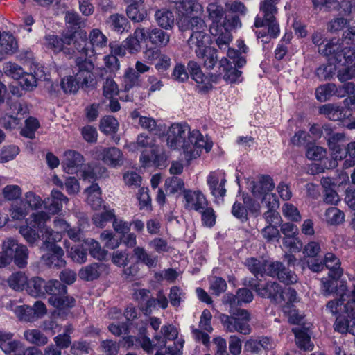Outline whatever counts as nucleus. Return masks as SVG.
I'll list each match as a JSON object with an SVG mask.
<instances>
[{"label":"nucleus","mask_w":355,"mask_h":355,"mask_svg":"<svg viewBox=\"0 0 355 355\" xmlns=\"http://www.w3.org/2000/svg\"><path fill=\"white\" fill-rule=\"evenodd\" d=\"M46 282L42 277H33L28 279L25 288L27 293L35 297H44Z\"/></svg>","instance_id":"2f4dec72"},{"label":"nucleus","mask_w":355,"mask_h":355,"mask_svg":"<svg viewBox=\"0 0 355 355\" xmlns=\"http://www.w3.org/2000/svg\"><path fill=\"white\" fill-rule=\"evenodd\" d=\"M319 112L329 120L334 121H341L346 116V113L343 107L331 103L321 106Z\"/></svg>","instance_id":"72a5a7b5"},{"label":"nucleus","mask_w":355,"mask_h":355,"mask_svg":"<svg viewBox=\"0 0 355 355\" xmlns=\"http://www.w3.org/2000/svg\"><path fill=\"white\" fill-rule=\"evenodd\" d=\"M278 1L279 0L262 1L259 6L261 15L256 17L254 24L256 28H261L267 24L269 33L273 37H278L279 33V26L275 18L277 13L276 5Z\"/></svg>","instance_id":"6e6552de"},{"label":"nucleus","mask_w":355,"mask_h":355,"mask_svg":"<svg viewBox=\"0 0 355 355\" xmlns=\"http://www.w3.org/2000/svg\"><path fill=\"white\" fill-rule=\"evenodd\" d=\"M281 282L286 284L291 285L297 282V277L296 274L286 268L284 264H282V268L279 270V272L277 277Z\"/></svg>","instance_id":"e2e57ef3"},{"label":"nucleus","mask_w":355,"mask_h":355,"mask_svg":"<svg viewBox=\"0 0 355 355\" xmlns=\"http://www.w3.org/2000/svg\"><path fill=\"white\" fill-rule=\"evenodd\" d=\"M49 296V303L58 310H69L76 306L73 297L67 295V286L57 279L46 282L44 297Z\"/></svg>","instance_id":"423d86ee"},{"label":"nucleus","mask_w":355,"mask_h":355,"mask_svg":"<svg viewBox=\"0 0 355 355\" xmlns=\"http://www.w3.org/2000/svg\"><path fill=\"white\" fill-rule=\"evenodd\" d=\"M336 91V86L335 84H324L316 89L315 96L318 101L321 102H324L329 100L333 95H334Z\"/></svg>","instance_id":"09e8293b"},{"label":"nucleus","mask_w":355,"mask_h":355,"mask_svg":"<svg viewBox=\"0 0 355 355\" xmlns=\"http://www.w3.org/2000/svg\"><path fill=\"white\" fill-rule=\"evenodd\" d=\"M184 187L183 181L177 177L168 178L165 180L164 189L167 195L181 191Z\"/></svg>","instance_id":"6e6d98bb"},{"label":"nucleus","mask_w":355,"mask_h":355,"mask_svg":"<svg viewBox=\"0 0 355 355\" xmlns=\"http://www.w3.org/2000/svg\"><path fill=\"white\" fill-rule=\"evenodd\" d=\"M101 266V263H93L85 268H83L79 271L78 275L80 278L85 281H93L97 279L101 275L99 268Z\"/></svg>","instance_id":"c03bdc74"},{"label":"nucleus","mask_w":355,"mask_h":355,"mask_svg":"<svg viewBox=\"0 0 355 355\" xmlns=\"http://www.w3.org/2000/svg\"><path fill=\"white\" fill-rule=\"evenodd\" d=\"M141 83L140 75L133 68H128L123 78V87L126 92H129L134 87L139 86Z\"/></svg>","instance_id":"58836bf2"},{"label":"nucleus","mask_w":355,"mask_h":355,"mask_svg":"<svg viewBox=\"0 0 355 355\" xmlns=\"http://www.w3.org/2000/svg\"><path fill=\"white\" fill-rule=\"evenodd\" d=\"M324 270L329 269V279L326 281H335L339 282L338 280L343 275V269L340 268V259L333 252H327L323 257Z\"/></svg>","instance_id":"412c9836"},{"label":"nucleus","mask_w":355,"mask_h":355,"mask_svg":"<svg viewBox=\"0 0 355 355\" xmlns=\"http://www.w3.org/2000/svg\"><path fill=\"white\" fill-rule=\"evenodd\" d=\"M289 288H282L279 283L268 281L261 284L260 288L257 291V294L262 298L269 299L271 303L282 304L287 298L286 295Z\"/></svg>","instance_id":"ddd939ff"},{"label":"nucleus","mask_w":355,"mask_h":355,"mask_svg":"<svg viewBox=\"0 0 355 355\" xmlns=\"http://www.w3.org/2000/svg\"><path fill=\"white\" fill-rule=\"evenodd\" d=\"M322 288L324 295H336V297L328 302L326 307L332 314H337L339 309H341V306L345 305L344 302L349 297V295L347 294L346 282L323 281Z\"/></svg>","instance_id":"1a4fd4ad"},{"label":"nucleus","mask_w":355,"mask_h":355,"mask_svg":"<svg viewBox=\"0 0 355 355\" xmlns=\"http://www.w3.org/2000/svg\"><path fill=\"white\" fill-rule=\"evenodd\" d=\"M119 128L118 121L112 116H105L101 119L100 122V130L106 134H114Z\"/></svg>","instance_id":"8fccbe9b"},{"label":"nucleus","mask_w":355,"mask_h":355,"mask_svg":"<svg viewBox=\"0 0 355 355\" xmlns=\"http://www.w3.org/2000/svg\"><path fill=\"white\" fill-rule=\"evenodd\" d=\"M155 19L160 27L168 29L173 27L175 18L171 10L164 8L156 11Z\"/></svg>","instance_id":"4c0bfd02"},{"label":"nucleus","mask_w":355,"mask_h":355,"mask_svg":"<svg viewBox=\"0 0 355 355\" xmlns=\"http://www.w3.org/2000/svg\"><path fill=\"white\" fill-rule=\"evenodd\" d=\"M48 220H49V216L46 213L43 211L33 213L31 218L26 220L27 225L20 227L19 233L30 245L34 244L40 239L44 241L55 233L47 227Z\"/></svg>","instance_id":"7ed1b4c3"},{"label":"nucleus","mask_w":355,"mask_h":355,"mask_svg":"<svg viewBox=\"0 0 355 355\" xmlns=\"http://www.w3.org/2000/svg\"><path fill=\"white\" fill-rule=\"evenodd\" d=\"M69 37L73 38L71 44H73L74 49L85 57L92 56L89 46V42L87 41V33L84 31L76 32L73 35Z\"/></svg>","instance_id":"c85d7f7f"},{"label":"nucleus","mask_w":355,"mask_h":355,"mask_svg":"<svg viewBox=\"0 0 355 355\" xmlns=\"http://www.w3.org/2000/svg\"><path fill=\"white\" fill-rule=\"evenodd\" d=\"M207 12L208 19L211 21L210 33L216 37V42L220 49L225 48L232 40L231 33L227 31L223 26L226 17L225 10L217 3H211L207 7Z\"/></svg>","instance_id":"20e7f679"},{"label":"nucleus","mask_w":355,"mask_h":355,"mask_svg":"<svg viewBox=\"0 0 355 355\" xmlns=\"http://www.w3.org/2000/svg\"><path fill=\"white\" fill-rule=\"evenodd\" d=\"M152 156L150 157L146 154L145 152H142L140 157V162L143 167H148L153 162L156 166H159L165 159V155L159 150L158 147L153 148L151 150Z\"/></svg>","instance_id":"c9c22d12"},{"label":"nucleus","mask_w":355,"mask_h":355,"mask_svg":"<svg viewBox=\"0 0 355 355\" xmlns=\"http://www.w3.org/2000/svg\"><path fill=\"white\" fill-rule=\"evenodd\" d=\"M282 263L280 261H263V276L267 275L272 277H277L279 270L282 268Z\"/></svg>","instance_id":"69168bd1"},{"label":"nucleus","mask_w":355,"mask_h":355,"mask_svg":"<svg viewBox=\"0 0 355 355\" xmlns=\"http://www.w3.org/2000/svg\"><path fill=\"white\" fill-rule=\"evenodd\" d=\"M147 40V30L144 28L138 27L123 42L131 54L139 52L141 49V42Z\"/></svg>","instance_id":"393cba45"},{"label":"nucleus","mask_w":355,"mask_h":355,"mask_svg":"<svg viewBox=\"0 0 355 355\" xmlns=\"http://www.w3.org/2000/svg\"><path fill=\"white\" fill-rule=\"evenodd\" d=\"M85 162L84 157L78 152L68 150L64 153L63 167L69 174L77 173Z\"/></svg>","instance_id":"aec40b11"},{"label":"nucleus","mask_w":355,"mask_h":355,"mask_svg":"<svg viewBox=\"0 0 355 355\" xmlns=\"http://www.w3.org/2000/svg\"><path fill=\"white\" fill-rule=\"evenodd\" d=\"M297 347L302 349L309 350L311 337L305 329H293Z\"/></svg>","instance_id":"603ef678"},{"label":"nucleus","mask_w":355,"mask_h":355,"mask_svg":"<svg viewBox=\"0 0 355 355\" xmlns=\"http://www.w3.org/2000/svg\"><path fill=\"white\" fill-rule=\"evenodd\" d=\"M126 13L129 19L135 22H140L145 19L146 13L141 8L129 5L126 9Z\"/></svg>","instance_id":"774afa93"},{"label":"nucleus","mask_w":355,"mask_h":355,"mask_svg":"<svg viewBox=\"0 0 355 355\" xmlns=\"http://www.w3.org/2000/svg\"><path fill=\"white\" fill-rule=\"evenodd\" d=\"M132 257V255L128 253L127 250H117L113 253L112 261L117 266L125 267L130 262Z\"/></svg>","instance_id":"052dcab7"},{"label":"nucleus","mask_w":355,"mask_h":355,"mask_svg":"<svg viewBox=\"0 0 355 355\" xmlns=\"http://www.w3.org/2000/svg\"><path fill=\"white\" fill-rule=\"evenodd\" d=\"M61 239V234L55 232L51 238L46 239L40 247L43 252L41 260L49 268L60 269L66 266L64 250L57 244Z\"/></svg>","instance_id":"39448f33"},{"label":"nucleus","mask_w":355,"mask_h":355,"mask_svg":"<svg viewBox=\"0 0 355 355\" xmlns=\"http://www.w3.org/2000/svg\"><path fill=\"white\" fill-rule=\"evenodd\" d=\"M19 148L14 145L4 146L0 150V163L8 162L19 154Z\"/></svg>","instance_id":"680f3d73"},{"label":"nucleus","mask_w":355,"mask_h":355,"mask_svg":"<svg viewBox=\"0 0 355 355\" xmlns=\"http://www.w3.org/2000/svg\"><path fill=\"white\" fill-rule=\"evenodd\" d=\"M211 37L206 31H193L187 44L198 58H204L211 45Z\"/></svg>","instance_id":"2eb2a0df"},{"label":"nucleus","mask_w":355,"mask_h":355,"mask_svg":"<svg viewBox=\"0 0 355 355\" xmlns=\"http://www.w3.org/2000/svg\"><path fill=\"white\" fill-rule=\"evenodd\" d=\"M89 40L92 55L101 54V51L107 47L108 39L98 28H94L90 32Z\"/></svg>","instance_id":"a878e982"},{"label":"nucleus","mask_w":355,"mask_h":355,"mask_svg":"<svg viewBox=\"0 0 355 355\" xmlns=\"http://www.w3.org/2000/svg\"><path fill=\"white\" fill-rule=\"evenodd\" d=\"M17 47V42L12 35L8 33L0 35V59L6 55L14 53Z\"/></svg>","instance_id":"f704fd0d"},{"label":"nucleus","mask_w":355,"mask_h":355,"mask_svg":"<svg viewBox=\"0 0 355 355\" xmlns=\"http://www.w3.org/2000/svg\"><path fill=\"white\" fill-rule=\"evenodd\" d=\"M274 187L273 180L268 175H260L257 182H249V188L253 196L258 200H270L272 198L276 200L275 194L272 193Z\"/></svg>","instance_id":"f8f14e48"},{"label":"nucleus","mask_w":355,"mask_h":355,"mask_svg":"<svg viewBox=\"0 0 355 355\" xmlns=\"http://www.w3.org/2000/svg\"><path fill=\"white\" fill-rule=\"evenodd\" d=\"M133 253L137 259L138 263L141 262L150 268L156 266L157 257L149 254L144 248L135 247L133 250Z\"/></svg>","instance_id":"37998d69"},{"label":"nucleus","mask_w":355,"mask_h":355,"mask_svg":"<svg viewBox=\"0 0 355 355\" xmlns=\"http://www.w3.org/2000/svg\"><path fill=\"white\" fill-rule=\"evenodd\" d=\"M46 45L52 49L54 52L58 53L63 51L65 54H70V50L67 46L71 45L73 38L71 37H64V39L59 38L54 35H49L45 37Z\"/></svg>","instance_id":"bb28decb"},{"label":"nucleus","mask_w":355,"mask_h":355,"mask_svg":"<svg viewBox=\"0 0 355 355\" xmlns=\"http://www.w3.org/2000/svg\"><path fill=\"white\" fill-rule=\"evenodd\" d=\"M85 243L87 249V252L94 259L98 261H103L105 259L107 251L104 248H102L100 243L93 239H87Z\"/></svg>","instance_id":"ea45409f"},{"label":"nucleus","mask_w":355,"mask_h":355,"mask_svg":"<svg viewBox=\"0 0 355 355\" xmlns=\"http://www.w3.org/2000/svg\"><path fill=\"white\" fill-rule=\"evenodd\" d=\"M137 122L141 128L150 132L155 135L161 133L159 125L157 124L156 121L152 117L144 116V117H139V121H137Z\"/></svg>","instance_id":"4d7b16f0"},{"label":"nucleus","mask_w":355,"mask_h":355,"mask_svg":"<svg viewBox=\"0 0 355 355\" xmlns=\"http://www.w3.org/2000/svg\"><path fill=\"white\" fill-rule=\"evenodd\" d=\"M226 179L224 175L218 171L211 172L207 178V183L210 193L216 198H223L226 194L225 187Z\"/></svg>","instance_id":"6ab92c4d"},{"label":"nucleus","mask_w":355,"mask_h":355,"mask_svg":"<svg viewBox=\"0 0 355 355\" xmlns=\"http://www.w3.org/2000/svg\"><path fill=\"white\" fill-rule=\"evenodd\" d=\"M259 201H234L231 213L241 223H246L250 216L257 217L260 214Z\"/></svg>","instance_id":"4468645a"},{"label":"nucleus","mask_w":355,"mask_h":355,"mask_svg":"<svg viewBox=\"0 0 355 355\" xmlns=\"http://www.w3.org/2000/svg\"><path fill=\"white\" fill-rule=\"evenodd\" d=\"M100 238L104 243L105 247L111 250L117 248L123 240L122 236L107 230H104L101 234Z\"/></svg>","instance_id":"79ce46f5"},{"label":"nucleus","mask_w":355,"mask_h":355,"mask_svg":"<svg viewBox=\"0 0 355 355\" xmlns=\"http://www.w3.org/2000/svg\"><path fill=\"white\" fill-rule=\"evenodd\" d=\"M253 300L252 291L247 288H239L236 295L227 293L223 297V302L230 306L231 315L224 313L220 315L221 324L228 332H239L248 335L251 332L249 324L250 314L246 309L239 308L243 303H250Z\"/></svg>","instance_id":"f03ea898"},{"label":"nucleus","mask_w":355,"mask_h":355,"mask_svg":"<svg viewBox=\"0 0 355 355\" xmlns=\"http://www.w3.org/2000/svg\"><path fill=\"white\" fill-rule=\"evenodd\" d=\"M106 23L110 29L112 31L123 33L128 31L130 27V24L126 17L121 14L111 15L107 19Z\"/></svg>","instance_id":"473e14b6"},{"label":"nucleus","mask_w":355,"mask_h":355,"mask_svg":"<svg viewBox=\"0 0 355 355\" xmlns=\"http://www.w3.org/2000/svg\"><path fill=\"white\" fill-rule=\"evenodd\" d=\"M336 63L340 64L343 67L338 72V78L340 82L351 80L355 76V64L352 61V55H345L341 53L336 55Z\"/></svg>","instance_id":"4be33fe9"},{"label":"nucleus","mask_w":355,"mask_h":355,"mask_svg":"<svg viewBox=\"0 0 355 355\" xmlns=\"http://www.w3.org/2000/svg\"><path fill=\"white\" fill-rule=\"evenodd\" d=\"M298 234L292 236L284 237L282 243L291 252H299L303 247L302 241L297 236Z\"/></svg>","instance_id":"5fc2aeb1"},{"label":"nucleus","mask_w":355,"mask_h":355,"mask_svg":"<svg viewBox=\"0 0 355 355\" xmlns=\"http://www.w3.org/2000/svg\"><path fill=\"white\" fill-rule=\"evenodd\" d=\"M176 8L182 17L200 15L202 7L196 0H175Z\"/></svg>","instance_id":"cd10ccee"},{"label":"nucleus","mask_w":355,"mask_h":355,"mask_svg":"<svg viewBox=\"0 0 355 355\" xmlns=\"http://www.w3.org/2000/svg\"><path fill=\"white\" fill-rule=\"evenodd\" d=\"M166 143L171 149L182 151L187 161L199 157L202 149L207 153L212 147L199 130L191 131L188 125L180 123H174L168 128Z\"/></svg>","instance_id":"f257e3e1"},{"label":"nucleus","mask_w":355,"mask_h":355,"mask_svg":"<svg viewBox=\"0 0 355 355\" xmlns=\"http://www.w3.org/2000/svg\"><path fill=\"white\" fill-rule=\"evenodd\" d=\"M28 251L26 245L19 244L13 239H8L3 243L0 255V267H5L13 262L18 268H24L28 263Z\"/></svg>","instance_id":"0eeeda50"},{"label":"nucleus","mask_w":355,"mask_h":355,"mask_svg":"<svg viewBox=\"0 0 355 355\" xmlns=\"http://www.w3.org/2000/svg\"><path fill=\"white\" fill-rule=\"evenodd\" d=\"M76 80L83 89L93 88L96 85L95 76L93 73L94 65L87 58H78L76 60Z\"/></svg>","instance_id":"9d476101"},{"label":"nucleus","mask_w":355,"mask_h":355,"mask_svg":"<svg viewBox=\"0 0 355 355\" xmlns=\"http://www.w3.org/2000/svg\"><path fill=\"white\" fill-rule=\"evenodd\" d=\"M79 85L78 82L71 76L63 78L60 83L61 88L66 94L76 93L79 89Z\"/></svg>","instance_id":"338daca9"},{"label":"nucleus","mask_w":355,"mask_h":355,"mask_svg":"<svg viewBox=\"0 0 355 355\" xmlns=\"http://www.w3.org/2000/svg\"><path fill=\"white\" fill-rule=\"evenodd\" d=\"M2 196L5 200H20L22 190L18 185L8 184L3 188Z\"/></svg>","instance_id":"13d9d810"},{"label":"nucleus","mask_w":355,"mask_h":355,"mask_svg":"<svg viewBox=\"0 0 355 355\" xmlns=\"http://www.w3.org/2000/svg\"><path fill=\"white\" fill-rule=\"evenodd\" d=\"M21 346V341L14 338L13 333L0 329V349L4 354H15Z\"/></svg>","instance_id":"5701e85b"},{"label":"nucleus","mask_w":355,"mask_h":355,"mask_svg":"<svg viewBox=\"0 0 355 355\" xmlns=\"http://www.w3.org/2000/svg\"><path fill=\"white\" fill-rule=\"evenodd\" d=\"M43 71L35 72V74L24 73L20 78L19 83L26 90H32L37 87V80L44 78Z\"/></svg>","instance_id":"a18cd8bd"},{"label":"nucleus","mask_w":355,"mask_h":355,"mask_svg":"<svg viewBox=\"0 0 355 355\" xmlns=\"http://www.w3.org/2000/svg\"><path fill=\"white\" fill-rule=\"evenodd\" d=\"M326 216L328 223L332 225H338L345 220L344 213L336 207H331L327 209Z\"/></svg>","instance_id":"864d4df0"},{"label":"nucleus","mask_w":355,"mask_h":355,"mask_svg":"<svg viewBox=\"0 0 355 355\" xmlns=\"http://www.w3.org/2000/svg\"><path fill=\"white\" fill-rule=\"evenodd\" d=\"M25 338L30 343L37 346H43L47 343V337L39 329H31L24 332Z\"/></svg>","instance_id":"3c124183"},{"label":"nucleus","mask_w":355,"mask_h":355,"mask_svg":"<svg viewBox=\"0 0 355 355\" xmlns=\"http://www.w3.org/2000/svg\"><path fill=\"white\" fill-rule=\"evenodd\" d=\"M62 201H35L34 203L35 209L40 208L42 205L46 211H44L49 216L50 215L58 214L62 209ZM51 217H49L50 218Z\"/></svg>","instance_id":"de8ad7c7"},{"label":"nucleus","mask_w":355,"mask_h":355,"mask_svg":"<svg viewBox=\"0 0 355 355\" xmlns=\"http://www.w3.org/2000/svg\"><path fill=\"white\" fill-rule=\"evenodd\" d=\"M347 47L343 46V43H340L339 40L333 39L327 42L324 46H320L319 53L327 57L329 60L336 63V55L344 53L345 56L348 55Z\"/></svg>","instance_id":"b1692460"},{"label":"nucleus","mask_w":355,"mask_h":355,"mask_svg":"<svg viewBox=\"0 0 355 355\" xmlns=\"http://www.w3.org/2000/svg\"><path fill=\"white\" fill-rule=\"evenodd\" d=\"M39 127V121L35 118L29 117L25 121V127L21 130V134L27 138L33 139Z\"/></svg>","instance_id":"bf43d9fd"},{"label":"nucleus","mask_w":355,"mask_h":355,"mask_svg":"<svg viewBox=\"0 0 355 355\" xmlns=\"http://www.w3.org/2000/svg\"><path fill=\"white\" fill-rule=\"evenodd\" d=\"M28 278L21 271L12 273L8 279L9 286L16 291L25 290Z\"/></svg>","instance_id":"a19ab883"},{"label":"nucleus","mask_w":355,"mask_h":355,"mask_svg":"<svg viewBox=\"0 0 355 355\" xmlns=\"http://www.w3.org/2000/svg\"><path fill=\"white\" fill-rule=\"evenodd\" d=\"M297 291L293 288H289L287 291V298L283 303V311L288 316V322L291 324H299L302 321V317L298 313V310L293 304L297 300Z\"/></svg>","instance_id":"f3484780"},{"label":"nucleus","mask_w":355,"mask_h":355,"mask_svg":"<svg viewBox=\"0 0 355 355\" xmlns=\"http://www.w3.org/2000/svg\"><path fill=\"white\" fill-rule=\"evenodd\" d=\"M187 203L191 201H186ZM193 208L200 214L202 224L205 227H212L216 221V214L213 207L209 206V201H193Z\"/></svg>","instance_id":"a211bd4d"},{"label":"nucleus","mask_w":355,"mask_h":355,"mask_svg":"<svg viewBox=\"0 0 355 355\" xmlns=\"http://www.w3.org/2000/svg\"><path fill=\"white\" fill-rule=\"evenodd\" d=\"M146 30L147 39H149L152 44L160 47L166 46L168 44L170 39V35L168 33L157 28Z\"/></svg>","instance_id":"e433bc0d"},{"label":"nucleus","mask_w":355,"mask_h":355,"mask_svg":"<svg viewBox=\"0 0 355 355\" xmlns=\"http://www.w3.org/2000/svg\"><path fill=\"white\" fill-rule=\"evenodd\" d=\"M93 155L95 159L102 161L111 168L121 166L124 163L123 152L116 147L98 146L94 148Z\"/></svg>","instance_id":"9b49d317"},{"label":"nucleus","mask_w":355,"mask_h":355,"mask_svg":"<svg viewBox=\"0 0 355 355\" xmlns=\"http://www.w3.org/2000/svg\"><path fill=\"white\" fill-rule=\"evenodd\" d=\"M178 24L182 31H207L206 24L199 15L182 17Z\"/></svg>","instance_id":"7c9ffc66"},{"label":"nucleus","mask_w":355,"mask_h":355,"mask_svg":"<svg viewBox=\"0 0 355 355\" xmlns=\"http://www.w3.org/2000/svg\"><path fill=\"white\" fill-rule=\"evenodd\" d=\"M246 266L257 279L259 275L263 277V261L261 262L255 257H251L246 260Z\"/></svg>","instance_id":"0e129e2a"},{"label":"nucleus","mask_w":355,"mask_h":355,"mask_svg":"<svg viewBox=\"0 0 355 355\" xmlns=\"http://www.w3.org/2000/svg\"><path fill=\"white\" fill-rule=\"evenodd\" d=\"M71 259L78 263L86 262L87 259V249L85 240L81 244L73 245L69 252Z\"/></svg>","instance_id":"49530a36"},{"label":"nucleus","mask_w":355,"mask_h":355,"mask_svg":"<svg viewBox=\"0 0 355 355\" xmlns=\"http://www.w3.org/2000/svg\"><path fill=\"white\" fill-rule=\"evenodd\" d=\"M35 201H12L10 214L13 220H22L28 215Z\"/></svg>","instance_id":"c756f323"},{"label":"nucleus","mask_w":355,"mask_h":355,"mask_svg":"<svg viewBox=\"0 0 355 355\" xmlns=\"http://www.w3.org/2000/svg\"><path fill=\"white\" fill-rule=\"evenodd\" d=\"M323 128L324 130V138L335 159H343L345 152L342 147L345 141V135L343 133L333 132V130L329 125H323Z\"/></svg>","instance_id":"dca6fc26"}]
</instances>
